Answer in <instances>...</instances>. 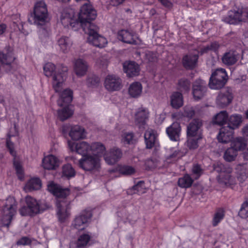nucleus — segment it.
Listing matches in <instances>:
<instances>
[{
    "instance_id": "nucleus-1",
    "label": "nucleus",
    "mask_w": 248,
    "mask_h": 248,
    "mask_svg": "<svg viewBox=\"0 0 248 248\" xmlns=\"http://www.w3.org/2000/svg\"><path fill=\"white\" fill-rule=\"evenodd\" d=\"M68 146L71 151L82 156L78 160L79 168L92 173H96L100 171L102 157L106 151V147L102 143L85 141L75 142L68 140Z\"/></svg>"
},
{
    "instance_id": "nucleus-2",
    "label": "nucleus",
    "mask_w": 248,
    "mask_h": 248,
    "mask_svg": "<svg viewBox=\"0 0 248 248\" xmlns=\"http://www.w3.org/2000/svg\"><path fill=\"white\" fill-rule=\"evenodd\" d=\"M96 15V12L92 6L86 2L81 7L78 17L73 9H67L61 13L60 21L64 28H71L76 30L79 26L84 27L88 20H94Z\"/></svg>"
},
{
    "instance_id": "nucleus-3",
    "label": "nucleus",
    "mask_w": 248,
    "mask_h": 248,
    "mask_svg": "<svg viewBox=\"0 0 248 248\" xmlns=\"http://www.w3.org/2000/svg\"><path fill=\"white\" fill-rule=\"evenodd\" d=\"M48 190L57 198V216L61 222H64L70 216V208L65 198L70 194L69 189L62 188L53 182L47 186Z\"/></svg>"
},
{
    "instance_id": "nucleus-4",
    "label": "nucleus",
    "mask_w": 248,
    "mask_h": 248,
    "mask_svg": "<svg viewBox=\"0 0 248 248\" xmlns=\"http://www.w3.org/2000/svg\"><path fill=\"white\" fill-rule=\"evenodd\" d=\"M43 69L45 75L52 78V86L55 91H61L66 79L67 67L63 66L56 67L53 63L47 62L44 65Z\"/></svg>"
},
{
    "instance_id": "nucleus-5",
    "label": "nucleus",
    "mask_w": 248,
    "mask_h": 248,
    "mask_svg": "<svg viewBox=\"0 0 248 248\" xmlns=\"http://www.w3.org/2000/svg\"><path fill=\"white\" fill-rule=\"evenodd\" d=\"M50 17L47 6L44 0H38L33 6V12L29 18V22L37 26H43L49 22Z\"/></svg>"
},
{
    "instance_id": "nucleus-6",
    "label": "nucleus",
    "mask_w": 248,
    "mask_h": 248,
    "mask_svg": "<svg viewBox=\"0 0 248 248\" xmlns=\"http://www.w3.org/2000/svg\"><path fill=\"white\" fill-rule=\"evenodd\" d=\"M89 21L88 20L85 26L83 27L84 31L88 35V42L99 48L105 47L108 43L107 39L97 33V27Z\"/></svg>"
},
{
    "instance_id": "nucleus-7",
    "label": "nucleus",
    "mask_w": 248,
    "mask_h": 248,
    "mask_svg": "<svg viewBox=\"0 0 248 248\" xmlns=\"http://www.w3.org/2000/svg\"><path fill=\"white\" fill-rule=\"evenodd\" d=\"M17 203L14 198L8 197L4 206L0 210V222L8 227L16 212Z\"/></svg>"
},
{
    "instance_id": "nucleus-8",
    "label": "nucleus",
    "mask_w": 248,
    "mask_h": 248,
    "mask_svg": "<svg viewBox=\"0 0 248 248\" xmlns=\"http://www.w3.org/2000/svg\"><path fill=\"white\" fill-rule=\"evenodd\" d=\"M43 211L39 202L31 196H27L19 210L22 216H34Z\"/></svg>"
},
{
    "instance_id": "nucleus-9",
    "label": "nucleus",
    "mask_w": 248,
    "mask_h": 248,
    "mask_svg": "<svg viewBox=\"0 0 248 248\" xmlns=\"http://www.w3.org/2000/svg\"><path fill=\"white\" fill-rule=\"evenodd\" d=\"M214 169L215 171L219 173L218 176V182L226 186H229L233 184L230 173L232 172V169L229 167H225L220 162H217L214 165Z\"/></svg>"
},
{
    "instance_id": "nucleus-10",
    "label": "nucleus",
    "mask_w": 248,
    "mask_h": 248,
    "mask_svg": "<svg viewBox=\"0 0 248 248\" xmlns=\"http://www.w3.org/2000/svg\"><path fill=\"white\" fill-rule=\"evenodd\" d=\"M92 214L90 211H83L77 216L74 220L72 226L79 231L87 227L90 221Z\"/></svg>"
},
{
    "instance_id": "nucleus-11",
    "label": "nucleus",
    "mask_w": 248,
    "mask_h": 248,
    "mask_svg": "<svg viewBox=\"0 0 248 248\" xmlns=\"http://www.w3.org/2000/svg\"><path fill=\"white\" fill-rule=\"evenodd\" d=\"M248 19V13L246 10L238 11H230L224 20L231 24L237 23L240 21H246Z\"/></svg>"
},
{
    "instance_id": "nucleus-12",
    "label": "nucleus",
    "mask_w": 248,
    "mask_h": 248,
    "mask_svg": "<svg viewBox=\"0 0 248 248\" xmlns=\"http://www.w3.org/2000/svg\"><path fill=\"white\" fill-rule=\"evenodd\" d=\"M105 88L108 91L113 92L120 90L122 87L121 79L114 75H108L104 80Z\"/></svg>"
},
{
    "instance_id": "nucleus-13",
    "label": "nucleus",
    "mask_w": 248,
    "mask_h": 248,
    "mask_svg": "<svg viewBox=\"0 0 248 248\" xmlns=\"http://www.w3.org/2000/svg\"><path fill=\"white\" fill-rule=\"evenodd\" d=\"M73 44L72 39L65 35L59 37L56 40L59 51L63 54H67L70 51Z\"/></svg>"
},
{
    "instance_id": "nucleus-14",
    "label": "nucleus",
    "mask_w": 248,
    "mask_h": 248,
    "mask_svg": "<svg viewBox=\"0 0 248 248\" xmlns=\"http://www.w3.org/2000/svg\"><path fill=\"white\" fill-rule=\"evenodd\" d=\"M122 151L116 147L111 149L108 152L105 151L103 156L106 162L112 165L117 162L122 156Z\"/></svg>"
},
{
    "instance_id": "nucleus-15",
    "label": "nucleus",
    "mask_w": 248,
    "mask_h": 248,
    "mask_svg": "<svg viewBox=\"0 0 248 248\" xmlns=\"http://www.w3.org/2000/svg\"><path fill=\"white\" fill-rule=\"evenodd\" d=\"M177 145L166 149L164 160L165 166L174 162L178 157L183 155Z\"/></svg>"
},
{
    "instance_id": "nucleus-16",
    "label": "nucleus",
    "mask_w": 248,
    "mask_h": 248,
    "mask_svg": "<svg viewBox=\"0 0 248 248\" xmlns=\"http://www.w3.org/2000/svg\"><path fill=\"white\" fill-rule=\"evenodd\" d=\"M60 164V160L52 155L45 156L42 160V167L46 170H55L59 167Z\"/></svg>"
},
{
    "instance_id": "nucleus-17",
    "label": "nucleus",
    "mask_w": 248,
    "mask_h": 248,
    "mask_svg": "<svg viewBox=\"0 0 248 248\" xmlns=\"http://www.w3.org/2000/svg\"><path fill=\"white\" fill-rule=\"evenodd\" d=\"M201 126V123L199 121L194 120L190 123L187 127V137L202 139Z\"/></svg>"
},
{
    "instance_id": "nucleus-18",
    "label": "nucleus",
    "mask_w": 248,
    "mask_h": 248,
    "mask_svg": "<svg viewBox=\"0 0 248 248\" xmlns=\"http://www.w3.org/2000/svg\"><path fill=\"white\" fill-rule=\"evenodd\" d=\"M88 65L83 59L79 58L75 60L74 65V71L78 77L84 76L88 70Z\"/></svg>"
},
{
    "instance_id": "nucleus-19",
    "label": "nucleus",
    "mask_w": 248,
    "mask_h": 248,
    "mask_svg": "<svg viewBox=\"0 0 248 248\" xmlns=\"http://www.w3.org/2000/svg\"><path fill=\"white\" fill-rule=\"evenodd\" d=\"M205 91L206 83L204 81L199 79L195 82L193 87V95L195 100H199L202 97Z\"/></svg>"
},
{
    "instance_id": "nucleus-20",
    "label": "nucleus",
    "mask_w": 248,
    "mask_h": 248,
    "mask_svg": "<svg viewBox=\"0 0 248 248\" xmlns=\"http://www.w3.org/2000/svg\"><path fill=\"white\" fill-rule=\"evenodd\" d=\"M144 139L146 148L151 149L158 146L157 135L155 131L152 129H147L144 134Z\"/></svg>"
},
{
    "instance_id": "nucleus-21",
    "label": "nucleus",
    "mask_w": 248,
    "mask_h": 248,
    "mask_svg": "<svg viewBox=\"0 0 248 248\" xmlns=\"http://www.w3.org/2000/svg\"><path fill=\"white\" fill-rule=\"evenodd\" d=\"M124 72L129 77L137 76L140 74L139 65L134 62H126L123 64Z\"/></svg>"
},
{
    "instance_id": "nucleus-22",
    "label": "nucleus",
    "mask_w": 248,
    "mask_h": 248,
    "mask_svg": "<svg viewBox=\"0 0 248 248\" xmlns=\"http://www.w3.org/2000/svg\"><path fill=\"white\" fill-rule=\"evenodd\" d=\"M65 83L61 91L57 92L60 94V97L58 100V105L60 106H64L70 103L72 100V91L69 89H64Z\"/></svg>"
},
{
    "instance_id": "nucleus-23",
    "label": "nucleus",
    "mask_w": 248,
    "mask_h": 248,
    "mask_svg": "<svg viewBox=\"0 0 248 248\" xmlns=\"http://www.w3.org/2000/svg\"><path fill=\"white\" fill-rule=\"evenodd\" d=\"M233 135V131L229 126H224L220 128L217 136L219 142L226 143L231 141Z\"/></svg>"
},
{
    "instance_id": "nucleus-24",
    "label": "nucleus",
    "mask_w": 248,
    "mask_h": 248,
    "mask_svg": "<svg viewBox=\"0 0 248 248\" xmlns=\"http://www.w3.org/2000/svg\"><path fill=\"white\" fill-rule=\"evenodd\" d=\"M232 94L229 91L222 92L217 97V103L220 108H224L232 102Z\"/></svg>"
},
{
    "instance_id": "nucleus-25",
    "label": "nucleus",
    "mask_w": 248,
    "mask_h": 248,
    "mask_svg": "<svg viewBox=\"0 0 248 248\" xmlns=\"http://www.w3.org/2000/svg\"><path fill=\"white\" fill-rule=\"evenodd\" d=\"M181 130L180 124L175 122L166 128V133L171 140L178 141L180 139Z\"/></svg>"
},
{
    "instance_id": "nucleus-26",
    "label": "nucleus",
    "mask_w": 248,
    "mask_h": 248,
    "mask_svg": "<svg viewBox=\"0 0 248 248\" xmlns=\"http://www.w3.org/2000/svg\"><path fill=\"white\" fill-rule=\"evenodd\" d=\"M87 133L84 128L79 125H74L71 127L69 135L73 140L84 139L86 137Z\"/></svg>"
},
{
    "instance_id": "nucleus-27",
    "label": "nucleus",
    "mask_w": 248,
    "mask_h": 248,
    "mask_svg": "<svg viewBox=\"0 0 248 248\" xmlns=\"http://www.w3.org/2000/svg\"><path fill=\"white\" fill-rule=\"evenodd\" d=\"M170 106L175 109H178L184 105L183 94L179 92H173L170 96Z\"/></svg>"
},
{
    "instance_id": "nucleus-28",
    "label": "nucleus",
    "mask_w": 248,
    "mask_h": 248,
    "mask_svg": "<svg viewBox=\"0 0 248 248\" xmlns=\"http://www.w3.org/2000/svg\"><path fill=\"white\" fill-rule=\"evenodd\" d=\"M149 116V111L144 108H139L135 114V122L139 126L144 125Z\"/></svg>"
},
{
    "instance_id": "nucleus-29",
    "label": "nucleus",
    "mask_w": 248,
    "mask_h": 248,
    "mask_svg": "<svg viewBox=\"0 0 248 248\" xmlns=\"http://www.w3.org/2000/svg\"><path fill=\"white\" fill-rule=\"evenodd\" d=\"M118 38L123 42L128 44L137 43V36L133 33L127 30H122L118 33Z\"/></svg>"
},
{
    "instance_id": "nucleus-30",
    "label": "nucleus",
    "mask_w": 248,
    "mask_h": 248,
    "mask_svg": "<svg viewBox=\"0 0 248 248\" xmlns=\"http://www.w3.org/2000/svg\"><path fill=\"white\" fill-rule=\"evenodd\" d=\"M239 56L238 53L234 51H230L225 53L222 58V61L226 65L234 64L238 60Z\"/></svg>"
},
{
    "instance_id": "nucleus-31",
    "label": "nucleus",
    "mask_w": 248,
    "mask_h": 248,
    "mask_svg": "<svg viewBox=\"0 0 248 248\" xmlns=\"http://www.w3.org/2000/svg\"><path fill=\"white\" fill-rule=\"evenodd\" d=\"M15 60L12 50H10L6 53H0V78L1 77V65H10Z\"/></svg>"
},
{
    "instance_id": "nucleus-32",
    "label": "nucleus",
    "mask_w": 248,
    "mask_h": 248,
    "mask_svg": "<svg viewBox=\"0 0 248 248\" xmlns=\"http://www.w3.org/2000/svg\"><path fill=\"white\" fill-rule=\"evenodd\" d=\"M92 244V236L89 233H84L79 236L76 242L77 247L84 248Z\"/></svg>"
},
{
    "instance_id": "nucleus-33",
    "label": "nucleus",
    "mask_w": 248,
    "mask_h": 248,
    "mask_svg": "<svg viewBox=\"0 0 248 248\" xmlns=\"http://www.w3.org/2000/svg\"><path fill=\"white\" fill-rule=\"evenodd\" d=\"M198 57L197 51L194 54H190L185 56L183 60L184 66L187 68H192L194 67L197 62Z\"/></svg>"
},
{
    "instance_id": "nucleus-34",
    "label": "nucleus",
    "mask_w": 248,
    "mask_h": 248,
    "mask_svg": "<svg viewBox=\"0 0 248 248\" xmlns=\"http://www.w3.org/2000/svg\"><path fill=\"white\" fill-rule=\"evenodd\" d=\"M142 87L140 83L135 82L131 84L128 88V94L132 97L140 96L142 93Z\"/></svg>"
},
{
    "instance_id": "nucleus-35",
    "label": "nucleus",
    "mask_w": 248,
    "mask_h": 248,
    "mask_svg": "<svg viewBox=\"0 0 248 248\" xmlns=\"http://www.w3.org/2000/svg\"><path fill=\"white\" fill-rule=\"evenodd\" d=\"M120 140L124 144H133L136 142L137 140L133 133L129 131H123L120 136Z\"/></svg>"
},
{
    "instance_id": "nucleus-36",
    "label": "nucleus",
    "mask_w": 248,
    "mask_h": 248,
    "mask_svg": "<svg viewBox=\"0 0 248 248\" xmlns=\"http://www.w3.org/2000/svg\"><path fill=\"white\" fill-rule=\"evenodd\" d=\"M42 186L41 181L38 178H32L29 180L25 186V190L30 191L39 189Z\"/></svg>"
},
{
    "instance_id": "nucleus-37",
    "label": "nucleus",
    "mask_w": 248,
    "mask_h": 248,
    "mask_svg": "<svg viewBox=\"0 0 248 248\" xmlns=\"http://www.w3.org/2000/svg\"><path fill=\"white\" fill-rule=\"evenodd\" d=\"M247 140L243 137H238L231 142V147L236 150L243 151L247 146Z\"/></svg>"
},
{
    "instance_id": "nucleus-38",
    "label": "nucleus",
    "mask_w": 248,
    "mask_h": 248,
    "mask_svg": "<svg viewBox=\"0 0 248 248\" xmlns=\"http://www.w3.org/2000/svg\"><path fill=\"white\" fill-rule=\"evenodd\" d=\"M111 172H118L123 175H131L136 171L135 169L132 166L126 165H118Z\"/></svg>"
},
{
    "instance_id": "nucleus-39",
    "label": "nucleus",
    "mask_w": 248,
    "mask_h": 248,
    "mask_svg": "<svg viewBox=\"0 0 248 248\" xmlns=\"http://www.w3.org/2000/svg\"><path fill=\"white\" fill-rule=\"evenodd\" d=\"M65 107L58 110V117L62 121H64L70 118L73 114V110L70 108V106L65 105Z\"/></svg>"
},
{
    "instance_id": "nucleus-40",
    "label": "nucleus",
    "mask_w": 248,
    "mask_h": 248,
    "mask_svg": "<svg viewBox=\"0 0 248 248\" xmlns=\"http://www.w3.org/2000/svg\"><path fill=\"white\" fill-rule=\"evenodd\" d=\"M228 119V114L226 111H221L213 118V122L218 125H223L226 123Z\"/></svg>"
},
{
    "instance_id": "nucleus-41",
    "label": "nucleus",
    "mask_w": 248,
    "mask_h": 248,
    "mask_svg": "<svg viewBox=\"0 0 248 248\" xmlns=\"http://www.w3.org/2000/svg\"><path fill=\"white\" fill-rule=\"evenodd\" d=\"M242 122V116L238 114H233L231 115L229 119V125L232 130L239 127Z\"/></svg>"
},
{
    "instance_id": "nucleus-42",
    "label": "nucleus",
    "mask_w": 248,
    "mask_h": 248,
    "mask_svg": "<svg viewBox=\"0 0 248 248\" xmlns=\"http://www.w3.org/2000/svg\"><path fill=\"white\" fill-rule=\"evenodd\" d=\"M76 171L71 164H67L62 167V177L70 179L75 176Z\"/></svg>"
},
{
    "instance_id": "nucleus-43",
    "label": "nucleus",
    "mask_w": 248,
    "mask_h": 248,
    "mask_svg": "<svg viewBox=\"0 0 248 248\" xmlns=\"http://www.w3.org/2000/svg\"><path fill=\"white\" fill-rule=\"evenodd\" d=\"M212 77L219 80H222L226 82L228 76L225 69L223 68H218L216 69L212 74Z\"/></svg>"
},
{
    "instance_id": "nucleus-44",
    "label": "nucleus",
    "mask_w": 248,
    "mask_h": 248,
    "mask_svg": "<svg viewBox=\"0 0 248 248\" xmlns=\"http://www.w3.org/2000/svg\"><path fill=\"white\" fill-rule=\"evenodd\" d=\"M237 155V152L236 150L231 146L224 152L223 157L226 161L231 162L235 159Z\"/></svg>"
},
{
    "instance_id": "nucleus-45",
    "label": "nucleus",
    "mask_w": 248,
    "mask_h": 248,
    "mask_svg": "<svg viewBox=\"0 0 248 248\" xmlns=\"http://www.w3.org/2000/svg\"><path fill=\"white\" fill-rule=\"evenodd\" d=\"M225 216L224 209L220 208L217 209L213 215L212 219V225L214 226H217L223 219Z\"/></svg>"
},
{
    "instance_id": "nucleus-46",
    "label": "nucleus",
    "mask_w": 248,
    "mask_h": 248,
    "mask_svg": "<svg viewBox=\"0 0 248 248\" xmlns=\"http://www.w3.org/2000/svg\"><path fill=\"white\" fill-rule=\"evenodd\" d=\"M192 183L193 180L188 174H186L183 177L179 178L178 181V186L182 188H188L190 187Z\"/></svg>"
},
{
    "instance_id": "nucleus-47",
    "label": "nucleus",
    "mask_w": 248,
    "mask_h": 248,
    "mask_svg": "<svg viewBox=\"0 0 248 248\" xmlns=\"http://www.w3.org/2000/svg\"><path fill=\"white\" fill-rule=\"evenodd\" d=\"M225 83L224 81L217 80L211 77L209 82V86L212 89L217 90L223 87Z\"/></svg>"
},
{
    "instance_id": "nucleus-48",
    "label": "nucleus",
    "mask_w": 248,
    "mask_h": 248,
    "mask_svg": "<svg viewBox=\"0 0 248 248\" xmlns=\"http://www.w3.org/2000/svg\"><path fill=\"white\" fill-rule=\"evenodd\" d=\"M187 140L186 145L190 150L195 149L198 147L199 141L202 139H197L196 137H187Z\"/></svg>"
},
{
    "instance_id": "nucleus-49",
    "label": "nucleus",
    "mask_w": 248,
    "mask_h": 248,
    "mask_svg": "<svg viewBox=\"0 0 248 248\" xmlns=\"http://www.w3.org/2000/svg\"><path fill=\"white\" fill-rule=\"evenodd\" d=\"M237 170L239 173L238 179L240 182L244 181L247 178L246 166L239 165L237 167Z\"/></svg>"
},
{
    "instance_id": "nucleus-50",
    "label": "nucleus",
    "mask_w": 248,
    "mask_h": 248,
    "mask_svg": "<svg viewBox=\"0 0 248 248\" xmlns=\"http://www.w3.org/2000/svg\"><path fill=\"white\" fill-rule=\"evenodd\" d=\"M239 215L242 218L248 217V200L242 204L239 212Z\"/></svg>"
},
{
    "instance_id": "nucleus-51",
    "label": "nucleus",
    "mask_w": 248,
    "mask_h": 248,
    "mask_svg": "<svg viewBox=\"0 0 248 248\" xmlns=\"http://www.w3.org/2000/svg\"><path fill=\"white\" fill-rule=\"evenodd\" d=\"M14 166H15V169L16 170V173H17L18 178L20 180H22L23 178L24 174H23V170L22 169V167L20 162H19L15 160L14 161Z\"/></svg>"
},
{
    "instance_id": "nucleus-52",
    "label": "nucleus",
    "mask_w": 248,
    "mask_h": 248,
    "mask_svg": "<svg viewBox=\"0 0 248 248\" xmlns=\"http://www.w3.org/2000/svg\"><path fill=\"white\" fill-rule=\"evenodd\" d=\"M195 114V111L191 107L186 106L184 108V117L190 118Z\"/></svg>"
},
{
    "instance_id": "nucleus-53",
    "label": "nucleus",
    "mask_w": 248,
    "mask_h": 248,
    "mask_svg": "<svg viewBox=\"0 0 248 248\" xmlns=\"http://www.w3.org/2000/svg\"><path fill=\"white\" fill-rule=\"evenodd\" d=\"M178 86L180 89L187 90L190 88V83L186 79H181L178 82Z\"/></svg>"
},
{
    "instance_id": "nucleus-54",
    "label": "nucleus",
    "mask_w": 248,
    "mask_h": 248,
    "mask_svg": "<svg viewBox=\"0 0 248 248\" xmlns=\"http://www.w3.org/2000/svg\"><path fill=\"white\" fill-rule=\"evenodd\" d=\"M193 175H195V178H198L202 173V170L199 165H194L192 169Z\"/></svg>"
},
{
    "instance_id": "nucleus-55",
    "label": "nucleus",
    "mask_w": 248,
    "mask_h": 248,
    "mask_svg": "<svg viewBox=\"0 0 248 248\" xmlns=\"http://www.w3.org/2000/svg\"><path fill=\"white\" fill-rule=\"evenodd\" d=\"M15 21H13V24H14V30L16 31L17 30H20V28L19 26L20 25L21 22H20V18L19 15H16L14 16Z\"/></svg>"
},
{
    "instance_id": "nucleus-56",
    "label": "nucleus",
    "mask_w": 248,
    "mask_h": 248,
    "mask_svg": "<svg viewBox=\"0 0 248 248\" xmlns=\"http://www.w3.org/2000/svg\"><path fill=\"white\" fill-rule=\"evenodd\" d=\"M145 57L146 59L150 62H155L157 59L156 54L152 52L147 53Z\"/></svg>"
},
{
    "instance_id": "nucleus-57",
    "label": "nucleus",
    "mask_w": 248,
    "mask_h": 248,
    "mask_svg": "<svg viewBox=\"0 0 248 248\" xmlns=\"http://www.w3.org/2000/svg\"><path fill=\"white\" fill-rule=\"evenodd\" d=\"M6 145H7V147L9 149L10 154L12 155L15 156L16 155V153L14 151V146L13 143L12 142L9 140H7V142H6Z\"/></svg>"
},
{
    "instance_id": "nucleus-58",
    "label": "nucleus",
    "mask_w": 248,
    "mask_h": 248,
    "mask_svg": "<svg viewBox=\"0 0 248 248\" xmlns=\"http://www.w3.org/2000/svg\"><path fill=\"white\" fill-rule=\"evenodd\" d=\"M241 133L243 138L248 140V124L245 125L241 130Z\"/></svg>"
},
{
    "instance_id": "nucleus-59",
    "label": "nucleus",
    "mask_w": 248,
    "mask_h": 248,
    "mask_svg": "<svg viewBox=\"0 0 248 248\" xmlns=\"http://www.w3.org/2000/svg\"><path fill=\"white\" fill-rule=\"evenodd\" d=\"M143 187H144V183L143 182H140L134 186V188L139 193H143L144 192V190H142Z\"/></svg>"
},
{
    "instance_id": "nucleus-60",
    "label": "nucleus",
    "mask_w": 248,
    "mask_h": 248,
    "mask_svg": "<svg viewBox=\"0 0 248 248\" xmlns=\"http://www.w3.org/2000/svg\"><path fill=\"white\" fill-rule=\"evenodd\" d=\"M30 243V240L27 237H23L18 242L17 244L20 245H26Z\"/></svg>"
},
{
    "instance_id": "nucleus-61",
    "label": "nucleus",
    "mask_w": 248,
    "mask_h": 248,
    "mask_svg": "<svg viewBox=\"0 0 248 248\" xmlns=\"http://www.w3.org/2000/svg\"><path fill=\"white\" fill-rule=\"evenodd\" d=\"M165 119V114L161 113L156 117L155 122L157 124H161Z\"/></svg>"
},
{
    "instance_id": "nucleus-62",
    "label": "nucleus",
    "mask_w": 248,
    "mask_h": 248,
    "mask_svg": "<svg viewBox=\"0 0 248 248\" xmlns=\"http://www.w3.org/2000/svg\"><path fill=\"white\" fill-rule=\"evenodd\" d=\"M242 60H244L245 63L248 62V50H245L242 54Z\"/></svg>"
},
{
    "instance_id": "nucleus-63",
    "label": "nucleus",
    "mask_w": 248,
    "mask_h": 248,
    "mask_svg": "<svg viewBox=\"0 0 248 248\" xmlns=\"http://www.w3.org/2000/svg\"><path fill=\"white\" fill-rule=\"evenodd\" d=\"M163 5L167 7H170L171 6V3L168 0H159Z\"/></svg>"
},
{
    "instance_id": "nucleus-64",
    "label": "nucleus",
    "mask_w": 248,
    "mask_h": 248,
    "mask_svg": "<svg viewBox=\"0 0 248 248\" xmlns=\"http://www.w3.org/2000/svg\"><path fill=\"white\" fill-rule=\"evenodd\" d=\"M6 28V26L5 24L0 23V35L4 33Z\"/></svg>"
}]
</instances>
